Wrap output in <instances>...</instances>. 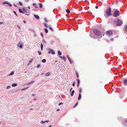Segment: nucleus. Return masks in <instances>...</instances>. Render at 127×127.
Instances as JSON below:
<instances>
[{"label": "nucleus", "mask_w": 127, "mask_h": 127, "mask_svg": "<svg viewBox=\"0 0 127 127\" xmlns=\"http://www.w3.org/2000/svg\"><path fill=\"white\" fill-rule=\"evenodd\" d=\"M43 45L42 44H41V47L42 50H43Z\"/></svg>", "instance_id": "cd10ccee"}, {"label": "nucleus", "mask_w": 127, "mask_h": 127, "mask_svg": "<svg viewBox=\"0 0 127 127\" xmlns=\"http://www.w3.org/2000/svg\"><path fill=\"white\" fill-rule=\"evenodd\" d=\"M111 15V9L110 7L108 8L106 11V17H108Z\"/></svg>", "instance_id": "f257e3e1"}, {"label": "nucleus", "mask_w": 127, "mask_h": 127, "mask_svg": "<svg viewBox=\"0 0 127 127\" xmlns=\"http://www.w3.org/2000/svg\"><path fill=\"white\" fill-rule=\"evenodd\" d=\"M40 34H41V36H42V37L43 38V36H44V35H43V33L42 32H41V33H40Z\"/></svg>", "instance_id": "473e14b6"}, {"label": "nucleus", "mask_w": 127, "mask_h": 127, "mask_svg": "<svg viewBox=\"0 0 127 127\" xmlns=\"http://www.w3.org/2000/svg\"><path fill=\"white\" fill-rule=\"evenodd\" d=\"M41 124H44V123H45V122L44 121H41Z\"/></svg>", "instance_id": "c9c22d12"}, {"label": "nucleus", "mask_w": 127, "mask_h": 127, "mask_svg": "<svg viewBox=\"0 0 127 127\" xmlns=\"http://www.w3.org/2000/svg\"><path fill=\"white\" fill-rule=\"evenodd\" d=\"M124 123L123 124L124 127H125L127 126V119H125L124 120Z\"/></svg>", "instance_id": "423d86ee"}, {"label": "nucleus", "mask_w": 127, "mask_h": 127, "mask_svg": "<svg viewBox=\"0 0 127 127\" xmlns=\"http://www.w3.org/2000/svg\"><path fill=\"white\" fill-rule=\"evenodd\" d=\"M51 74V73L50 72H48L46 73L45 74V75L46 76H48Z\"/></svg>", "instance_id": "a211bd4d"}, {"label": "nucleus", "mask_w": 127, "mask_h": 127, "mask_svg": "<svg viewBox=\"0 0 127 127\" xmlns=\"http://www.w3.org/2000/svg\"><path fill=\"white\" fill-rule=\"evenodd\" d=\"M19 11L21 13H22L23 14H24L25 13V12H24V11H22V10L21 9H19Z\"/></svg>", "instance_id": "2eb2a0df"}, {"label": "nucleus", "mask_w": 127, "mask_h": 127, "mask_svg": "<svg viewBox=\"0 0 127 127\" xmlns=\"http://www.w3.org/2000/svg\"><path fill=\"white\" fill-rule=\"evenodd\" d=\"M8 2L7 1H5V2H3L2 4H8Z\"/></svg>", "instance_id": "4be33fe9"}, {"label": "nucleus", "mask_w": 127, "mask_h": 127, "mask_svg": "<svg viewBox=\"0 0 127 127\" xmlns=\"http://www.w3.org/2000/svg\"><path fill=\"white\" fill-rule=\"evenodd\" d=\"M124 85H127V79L124 80Z\"/></svg>", "instance_id": "f8f14e48"}, {"label": "nucleus", "mask_w": 127, "mask_h": 127, "mask_svg": "<svg viewBox=\"0 0 127 127\" xmlns=\"http://www.w3.org/2000/svg\"><path fill=\"white\" fill-rule=\"evenodd\" d=\"M40 7V8H41L42 7V5L41 3H40L39 4Z\"/></svg>", "instance_id": "bb28decb"}, {"label": "nucleus", "mask_w": 127, "mask_h": 127, "mask_svg": "<svg viewBox=\"0 0 127 127\" xmlns=\"http://www.w3.org/2000/svg\"><path fill=\"white\" fill-rule=\"evenodd\" d=\"M45 123L46 122L47 123H48L49 122V120H46L45 121Z\"/></svg>", "instance_id": "8fccbe9b"}, {"label": "nucleus", "mask_w": 127, "mask_h": 127, "mask_svg": "<svg viewBox=\"0 0 127 127\" xmlns=\"http://www.w3.org/2000/svg\"><path fill=\"white\" fill-rule=\"evenodd\" d=\"M69 62H70V64H72V61H71V60L70 61H69Z\"/></svg>", "instance_id": "5fc2aeb1"}, {"label": "nucleus", "mask_w": 127, "mask_h": 127, "mask_svg": "<svg viewBox=\"0 0 127 127\" xmlns=\"http://www.w3.org/2000/svg\"><path fill=\"white\" fill-rule=\"evenodd\" d=\"M105 34L109 36H110V35L111 34V31L109 30L108 31L105 33Z\"/></svg>", "instance_id": "6e6552de"}, {"label": "nucleus", "mask_w": 127, "mask_h": 127, "mask_svg": "<svg viewBox=\"0 0 127 127\" xmlns=\"http://www.w3.org/2000/svg\"><path fill=\"white\" fill-rule=\"evenodd\" d=\"M17 85V84L16 83H14L12 85V87H15Z\"/></svg>", "instance_id": "6ab92c4d"}, {"label": "nucleus", "mask_w": 127, "mask_h": 127, "mask_svg": "<svg viewBox=\"0 0 127 127\" xmlns=\"http://www.w3.org/2000/svg\"><path fill=\"white\" fill-rule=\"evenodd\" d=\"M44 20L45 21L46 23L48 22V21L47 20V19L46 18H45L44 19Z\"/></svg>", "instance_id": "79ce46f5"}, {"label": "nucleus", "mask_w": 127, "mask_h": 127, "mask_svg": "<svg viewBox=\"0 0 127 127\" xmlns=\"http://www.w3.org/2000/svg\"><path fill=\"white\" fill-rule=\"evenodd\" d=\"M35 8H38L37 7V6H35Z\"/></svg>", "instance_id": "338daca9"}, {"label": "nucleus", "mask_w": 127, "mask_h": 127, "mask_svg": "<svg viewBox=\"0 0 127 127\" xmlns=\"http://www.w3.org/2000/svg\"><path fill=\"white\" fill-rule=\"evenodd\" d=\"M38 53L39 55H40L41 54V52H40V51H38Z\"/></svg>", "instance_id": "e433bc0d"}, {"label": "nucleus", "mask_w": 127, "mask_h": 127, "mask_svg": "<svg viewBox=\"0 0 127 127\" xmlns=\"http://www.w3.org/2000/svg\"><path fill=\"white\" fill-rule=\"evenodd\" d=\"M60 110V109H58L57 110V111H59Z\"/></svg>", "instance_id": "e2e57ef3"}, {"label": "nucleus", "mask_w": 127, "mask_h": 127, "mask_svg": "<svg viewBox=\"0 0 127 127\" xmlns=\"http://www.w3.org/2000/svg\"><path fill=\"white\" fill-rule=\"evenodd\" d=\"M14 5L15 7H17V6L16 5L14 4Z\"/></svg>", "instance_id": "864d4df0"}, {"label": "nucleus", "mask_w": 127, "mask_h": 127, "mask_svg": "<svg viewBox=\"0 0 127 127\" xmlns=\"http://www.w3.org/2000/svg\"><path fill=\"white\" fill-rule=\"evenodd\" d=\"M93 32L95 35L98 36H100L101 34L100 31L96 29H95L94 30Z\"/></svg>", "instance_id": "f03ea898"}, {"label": "nucleus", "mask_w": 127, "mask_h": 127, "mask_svg": "<svg viewBox=\"0 0 127 127\" xmlns=\"http://www.w3.org/2000/svg\"><path fill=\"white\" fill-rule=\"evenodd\" d=\"M31 83H32V82H30V83H29L27 84V85H30V84Z\"/></svg>", "instance_id": "6e6d98bb"}, {"label": "nucleus", "mask_w": 127, "mask_h": 127, "mask_svg": "<svg viewBox=\"0 0 127 127\" xmlns=\"http://www.w3.org/2000/svg\"><path fill=\"white\" fill-rule=\"evenodd\" d=\"M14 72H13V71L11 72L10 73V75H13L14 74Z\"/></svg>", "instance_id": "c756f323"}, {"label": "nucleus", "mask_w": 127, "mask_h": 127, "mask_svg": "<svg viewBox=\"0 0 127 127\" xmlns=\"http://www.w3.org/2000/svg\"><path fill=\"white\" fill-rule=\"evenodd\" d=\"M58 54L59 55H62V53L60 51H58Z\"/></svg>", "instance_id": "5701e85b"}, {"label": "nucleus", "mask_w": 127, "mask_h": 127, "mask_svg": "<svg viewBox=\"0 0 127 127\" xmlns=\"http://www.w3.org/2000/svg\"><path fill=\"white\" fill-rule=\"evenodd\" d=\"M74 90H73L72 91L71 93V96H72L74 94Z\"/></svg>", "instance_id": "f3484780"}, {"label": "nucleus", "mask_w": 127, "mask_h": 127, "mask_svg": "<svg viewBox=\"0 0 127 127\" xmlns=\"http://www.w3.org/2000/svg\"><path fill=\"white\" fill-rule=\"evenodd\" d=\"M116 25L117 26H121L123 24V22L119 19H118L116 21Z\"/></svg>", "instance_id": "20e7f679"}, {"label": "nucleus", "mask_w": 127, "mask_h": 127, "mask_svg": "<svg viewBox=\"0 0 127 127\" xmlns=\"http://www.w3.org/2000/svg\"><path fill=\"white\" fill-rule=\"evenodd\" d=\"M77 86L78 87L79 86L80 83V81L79 79H77Z\"/></svg>", "instance_id": "9b49d317"}, {"label": "nucleus", "mask_w": 127, "mask_h": 127, "mask_svg": "<svg viewBox=\"0 0 127 127\" xmlns=\"http://www.w3.org/2000/svg\"><path fill=\"white\" fill-rule=\"evenodd\" d=\"M75 82H73V83L72 84V86H73V87H74L75 86Z\"/></svg>", "instance_id": "c03bdc74"}, {"label": "nucleus", "mask_w": 127, "mask_h": 127, "mask_svg": "<svg viewBox=\"0 0 127 127\" xmlns=\"http://www.w3.org/2000/svg\"><path fill=\"white\" fill-rule=\"evenodd\" d=\"M32 61H33V59H31V60L29 61V63L30 64L32 62Z\"/></svg>", "instance_id": "72a5a7b5"}, {"label": "nucleus", "mask_w": 127, "mask_h": 127, "mask_svg": "<svg viewBox=\"0 0 127 127\" xmlns=\"http://www.w3.org/2000/svg\"><path fill=\"white\" fill-rule=\"evenodd\" d=\"M63 103H62L61 102L59 104V105L60 106L61 105L63 104Z\"/></svg>", "instance_id": "603ef678"}, {"label": "nucleus", "mask_w": 127, "mask_h": 127, "mask_svg": "<svg viewBox=\"0 0 127 127\" xmlns=\"http://www.w3.org/2000/svg\"><path fill=\"white\" fill-rule=\"evenodd\" d=\"M120 12L119 10H116L114 11L113 14V16L115 17H117L119 16Z\"/></svg>", "instance_id": "7ed1b4c3"}, {"label": "nucleus", "mask_w": 127, "mask_h": 127, "mask_svg": "<svg viewBox=\"0 0 127 127\" xmlns=\"http://www.w3.org/2000/svg\"><path fill=\"white\" fill-rule=\"evenodd\" d=\"M13 12L15 14V15L17 17L18 16L17 15L16 12L15 11H13Z\"/></svg>", "instance_id": "58836bf2"}, {"label": "nucleus", "mask_w": 127, "mask_h": 127, "mask_svg": "<svg viewBox=\"0 0 127 127\" xmlns=\"http://www.w3.org/2000/svg\"><path fill=\"white\" fill-rule=\"evenodd\" d=\"M43 41L45 43V44H46V41L44 39H43Z\"/></svg>", "instance_id": "a18cd8bd"}, {"label": "nucleus", "mask_w": 127, "mask_h": 127, "mask_svg": "<svg viewBox=\"0 0 127 127\" xmlns=\"http://www.w3.org/2000/svg\"><path fill=\"white\" fill-rule=\"evenodd\" d=\"M11 88V86H7L6 88V89H8L10 88Z\"/></svg>", "instance_id": "f704fd0d"}, {"label": "nucleus", "mask_w": 127, "mask_h": 127, "mask_svg": "<svg viewBox=\"0 0 127 127\" xmlns=\"http://www.w3.org/2000/svg\"><path fill=\"white\" fill-rule=\"evenodd\" d=\"M79 92L80 93H81L82 92V89L81 88H80L79 89Z\"/></svg>", "instance_id": "ea45409f"}, {"label": "nucleus", "mask_w": 127, "mask_h": 127, "mask_svg": "<svg viewBox=\"0 0 127 127\" xmlns=\"http://www.w3.org/2000/svg\"><path fill=\"white\" fill-rule=\"evenodd\" d=\"M49 29L52 32H53L54 31V30L50 26H49Z\"/></svg>", "instance_id": "dca6fc26"}, {"label": "nucleus", "mask_w": 127, "mask_h": 127, "mask_svg": "<svg viewBox=\"0 0 127 127\" xmlns=\"http://www.w3.org/2000/svg\"><path fill=\"white\" fill-rule=\"evenodd\" d=\"M49 51L48 52V54L52 53V54L54 55L55 54V52L52 49H49Z\"/></svg>", "instance_id": "39448f33"}, {"label": "nucleus", "mask_w": 127, "mask_h": 127, "mask_svg": "<svg viewBox=\"0 0 127 127\" xmlns=\"http://www.w3.org/2000/svg\"><path fill=\"white\" fill-rule=\"evenodd\" d=\"M36 100V99H33V100H34V101H35V100Z\"/></svg>", "instance_id": "69168bd1"}, {"label": "nucleus", "mask_w": 127, "mask_h": 127, "mask_svg": "<svg viewBox=\"0 0 127 127\" xmlns=\"http://www.w3.org/2000/svg\"><path fill=\"white\" fill-rule=\"evenodd\" d=\"M29 88V87H27V88H24V89H23L22 90L23 91V90H26L27 89Z\"/></svg>", "instance_id": "2f4dec72"}, {"label": "nucleus", "mask_w": 127, "mask_h": 127, "mask_svg": "<svg viewBox=\"0 0 127 127\" xmlns=\"http://www.w3.org/2000/svg\"><path fill=\"white\" fill-rule=\"evenodd\" d=\"M72 90V88H71L70 90V92Z\"/></svg>", "instance_id": "3c124183"}, {"label": "nucleus", "mask_w": 127, "mask_h": 127, "mask_svg": "<svg viewBox=\"0 0 127 127\" xmlns=\"http://www.w3.org/2000/svg\"><path fill=\"white\" fill-rule=\"evenodd\" d=\"M66 11L68 14L70 12V11L68 9L66 10Z\"/></svg>", "instance_id": "412c9836"}, {"label": "nucleus", "mask_w": 127, "mask_h": 127, "mask_svg": "<svg viewBox=\"0 0 127 127\" xmlns=\"http://www.w3.org/2000/svg\"><path fill=\"white\" fill-rule=\"evenodd\" d=\"M3 23L2 22H0V25L2 24Z\"/></svg>", "instance_id": "bf43d9fd"}, {"label": "nucleus", "mask_w": 127, "mask_h": 127, "mask_svg": "<svg viewBox=\"0 0 127 127\" xmlns=\"http://www.w3.org/2000/svg\"><path fill=\"white\" fill-rule=\"evenodd\" d=\"M44 74V73H42L40 74L41 75H42L43 74Z\"/></svg>", "instance_id": "13d9d810"}, {"label": "nucleus", "mask_w": 127, "mask_h": 127, "mask_svg": "<svg viewBox=\"0 0 127 127\" xmlns=\"http://www.w3.org/2000/svg\"><path fill=\"white\" fill-rule=\"evenodd\" d=\"M34 16L35 18H36L37 19H38L39 18V17L37 15H34Z\"/></svg>", "instance_id": "ddd939ff"}, {"label": "nucleus", "mask_w": 127, "mask_h": 127, "mask_svg": "<svg viewBox=\"0 0 127 127\" xmlns=\"http://www.w3.org/2000/svg\"><path fill=\"white\" fill-rule=\"evenodd\" d=\"M19 4H20V5H23V4H22V3L21 2H19Z\"/></svg>", "instance_id": "49530a36"}, {"label": "nucleus", "mask_w": 127, "mask_h": 127, "mask_svg": "<svg viewBox=\"0 0 127 127\" xmlns=\"http://www.w3.org/2000/svg\"><path fill=\"white\" fill-rule=\"evenodd\" d=\"M8 4V5L10 7H11L12 6L11 5L10 3H9V2L8 3V4Z\"/></svg>", "instance_id": "4c0bfd02"}, {"label": "nucleus", "mask_w": 127, "mask_h": 127, "mask_svg": "<svg viewBox=\"0 0 127 127\" xmlns=\"http://www.w3.org/2000/svg\"><path fill=\"white\" fill-rule=\"evenodd\" d=\"M40 64H38V65H37V68H39L40 66Z\"/></svg>", "instance_id": "37998d69"}, {"label": "nucleus", "mask_w": 127, "mask_h": 127, "mask_svg": "<svg viewBox=\"0 0 127 127\" xmlns=\"http://www.w3.org/2000/svg\"><path fill=\"white\" fill-rule=\"evenodd\" d=\"M66 57L67 59H68V60L69 61H70L71 60V59L70 58V57H69V56L68 55H67Z\"/></svg>", "instance_id": "aec40b11"}, {"label": "nucleus", "mask_w": 127, "mask_h": 127, "mask_svg": "<svg viewBox=\"0 0 127 127\" xmlns=\"http://www.w3.org/2000/svg\"><path fill=\"white\" fill-rule=\"evenodd\" d=\"M44 30L45 31V32L46 33H48V30L47 29H45Z\"/></svg>", "instance_id": "b1692460"}, {"label": "nucleus", "mask_w": 127, "mask_h": 127, "mask_svg": "<svg viewBox=\"0 0 127 127\" xmlns=\"http://www.w3.org/2000/svg\"><path fill=\"white\" fill-rule=\"evenodd\" d=\"M18 46H19L20 48H22L23 45L22 44H21V42H19L18 44Z\"/></svg>", "instance_id": "1a4fd4ad"}, {"label": "nucleus", "mask_w": 127, "mask_h": 127, "mask_svg": "<svg viewBox=\"0 0 127 127\" xmlns=\"http://www.w3.org/2000/svg\"><path fill=\"white\" fill-rule=\"evenodd\" d=\"M76 75L77 77L78 78L79 77L78 74V73L77 72H76Z\"/></svg>", "instance_id": "c85d7f7f"}, {"label": "nucleus", "mask_w": 127, "mask_h": 127, "mask_svg": "<svg viewBox=\"0 0 127 127\" xmlns=\"http://www.w3.org/2000/svg\"><path fill=\"white\" fill-rule=\"evenodd\" d=\"M27 2L29 0H25Z\"/></svg>", "instance_id": "0e129e2a"}, {"label": "nucleus", "mask_w": 127, "mask_h": 127, "mask_svg": "<svg viewBox=\"0 0 127 127\" xmlns=\"http://www.w3.org/2000/svg\"><path fill=\"white\" fill-rule=\"evenodd\" d=\"M17 27L19 28V29H20V27L18 25H17Z\"/></svg>", "instance_id": "09e8293b"}, {"label": "nucleus", "mask_w": 127, "mask_h": 127, "mask_svg": "<svg viewBox=\"0 0 127 127\" xmlns=\"http://www.w3.org/2000/svg\"><path fill=\"white\" fill-rule=\"evenodd\" d=\"M23 10L24 12H25L27 13V15H29V11H28L27 9L23 8Z\"/></svg>", "instance_id": "0eeeda50"}, {"label": "nucleus", "mask_w": 127, "mask_h": 127, "mask_svg": "<svg viewBox=\"0 0 127 127\" xmlns=\"http://www.w3.org/2000/svg\"><path fill=\"white\" fill-rule=\"evenodd\" d=\"M44 25L47 28H48V26L46 25V24L44 23Z\"/></svg>", "instance_id": "a878e982"}, {"label": "nucleus", "mask_w": 127, "mask_h": 127, "mask_svg": "<svg viewBox=\"0 0 127 127\" xmlns=\"http://www.w3.org/2000/svg\"><path fill=\"white\" fill-rule=\"evenodd\" d=\"M23 22L24 23H26V22H25V21H23Z\"/></svg>", "instance_id": "680f3d73"}, {"label": "nucleus", "mask_w": 127, "mask_h": 127, "mask_svg": "<svg viewBox=\"0 0 127 127\" xmlns=\"http://www.w3.org/2000/svg\"><path fill=\"white\" fill-rule=\"evenodd\" d=\"M81 94H79V96H78V100H80L81 99Z\"/></svg>", "instance_id": "4468645a"}, {"label": "nucleus", "mask_w": 127, "mask_h": 127, "mask_svg": "<svg viewBox=\"0 0 127 127\" xmlns=\"http://www.w3.org/2000/svg\"><path fill=\"white\" fill-rule=\"evenodd\" d=\"M46 61V60L45 59H43L42 60V62L43 63H45Z\"/></svg>", "instance_id": "393cba45"}, {"label": "nucleus", "mask_w": 127, "mask_h": 127, "mask_svg": "<svg viewBox=\"0 0 127 127\" xmlns=\"http://www.w3.org/2000/svg\"><path fill=\"white\" fill-rule=\"evenodd\" d=\"M95 8L97 9L98 8V7L97 6H95Z\"/></svg>", "instance_id": "4d7b16f0"}, {"label": "nucleus", "mask_w": 127, "mask_h": 127, "mask_svg": "<svg viewBox=\"0 0 127 127\" xmlns=\"http://www.w3.org/2000/svg\"><path fill=\"white\" fill-rule=\"evenodd\" d=\"M28 8H29V9H30V7L29 6H28Z\"/></svg>", "instance_id": "774afa93"}, {"label": "nucleus", "mask_w": 127, "mask_h": 127, "mask_svg": "<svg viewBox=\"0 0 127 127\" xmlns=\"http://www.w3.org/2000/svg\"><path fill=\"white\" fill-rule=\"evenodd\" d=\"M125 29L126 31H127V26H126L125 27Z\"/></svg>", "instance_id": "7c9ffc66"}, {"label": "nucleus", "mask_w": 127, "mask_h": 127, "mask_svg": "<svg viewBox=\"0 0 127 127\" xmlns=\"http://www.w3.org/2000/svg\"><path fill=\"white\" fill-rule=\"evenodd\" d=\"M59 58H61L62 59L64 60V61H65V62L66 59H65V57L64 56L62 57L61 56H59Z\"/></svg>", "instance_id": "9d476101"}, {"label": "nucleus", "mask_w": 127, "mask_h": 127, "mask_svg": "<svg viewBox=\"0 0 127 127\" xmlns=\"http://www.w3.org/2000/svg\"><path fill=\"white\" fill-rule=\"evenodd\" d=\"M78 104V102H77L76 103V104H75V105L73 107H75L76 105H77Z\"/></svg>", "instance_id": "a19ab883"}, {"label": "nucleus", "mask_w": 127, "mask_h": 127, "mask_svg": "<svg viewBox=\"0 0 127 127\" xmlns=\"http://www.w3.org/2000/svg\"><path fill=\"white\" fill-rule=\"evenodd\" d=\"M32 95V96H35V94H33Z\"/></svg>", "instance_id": "052dcab7"}, {"label": "nucleus", "mask_w": 127, "mask_h": 127, "mask_svg": "<svg viewBox=\"0 0 127 127\" xmlns=\"http://www.w3.org/2000/svg\"><path fill=\"white\" fill-rule=\"evenodd\" d=\"M33 5H34V6H35V5H36V4L35 3H33Z\"/></svg>", "instance_id": "de8ad7c7"}]
</instances>
